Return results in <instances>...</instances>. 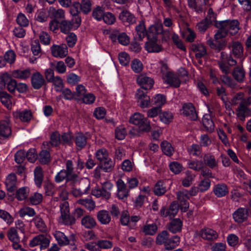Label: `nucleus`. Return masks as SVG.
Segmentation results:
<instances>
[{
    "label": "nucleus",
    "mask_w": 251,
    "mask_h": 251,
    "mask_svg": "<svg viewBox=\"0 0 251 251\" xmlns=\"http://www.w3.org/2000/svg\"><path fill=\"white\" fill-rule=\"evenodd\" d=\"M19 213L20 216L21 217H24L25 216L32 217L35 215V210L29 207H25L21 209Z\"/></svg>",
    "instance_id": "nucleus-60"
},
{
    "label": "nucleus",
    "mask_w": 251,
    "mask_h": 251,
    "mask_svg": "<svg viewBox=\"0 0 251 251\" xmlns=\"http://www.w3.org/2000/svg\"><path fill=\"white\" fill-rule=\"evenodd\" d=\"M164 81L171 86L178 87L180 84V81L177 75L172 72H168L163 77Z\"/></svg>",
    "instance_id": "nucleus-14"
},
{
    "label": "nucleus",
    "mask_w": 251,
    "mask_h": 251,
    "mask_svg": "<svg viewBox=\"0 0 251 251\" xmlns=\"http://www.w3.org/2000/svg\"><path fill=\"white\" fill-rule=\"evenodd\" d=\"M77 203L84 205L90 211L93 210L95 206V203L91 199H80L77 201Z\"/></svg>",
    "instance_id": "nucleus-52"
},
{
    "label": "nucleus",
    "mask_w": 251,
    "mask_h": 251,
    "mask_svg": "<svg viewBox=\"0 0 251 251\" xmlns=\"http://www.w3.org/2000/svg\"><path fill=\"white\" fill-rule=\"evenodd\" d=\"M66 179V181L67 183H69L71 182L73 183V179H69V175L67 172H66L65 170H62L59 172H58L55 177V180L56 182H61L63 180Z\"/></svg>",
    "instance_id": "nucleus-35"
},
{
    "label": "nucleus",
    "mask_w": 251,
    "mask_h": 251,
    "mask_svg": "<svg viewBox=\"0 0 251 251\" xmlns=\"http://www.w3.org/2000/svg\"><path fill=\"white\" fill-rule=\"evenodd\" d=\"M166 191L165 186L162 181H158L154 186V192L155 195L161 196L164 194Z\"/></svg>",
    "instance_id": "nucleus-61"
},
{
    "label": "nucleus",
    "mask_w": 251,
    "mask_h": 251,
    "mask_svg": "<svg viewBox=\"0 0 251 251\" xmlns=\"http://www.w3.org/2000/svg\"><path fill=\"white\" fill-rule=\"evenodd\" d=\"M36 228L42 232L46 231L47 226L43 220L39 216H37L32 220Z\"/></svg>",
    "instance_id": "nucleus-31"
},
{
    "label": "nucleus",
    "mask_w": 251,
    "mask_h": 251,
    "mask_svg": "<svg viewBox=\"0 0 251 251\" xmlns=\"http://www.w3.org/2000/svg\"><path fill=\"white\" fill-rule=\"evenodd\" d=\"M81 224L87 228H92L96 225V221L91 216L86 215L81 219Z\"/></svg>",
    "instance_id": "nucleus-29"
},
{
    "label": "nucleus",
    "mask_w": 251,
    "mask_h": 251,
    "mask_svg": "<svg viewBox=\"0 0 251 251\" xmlns=\"http://www.w3.org/2000/svg\"><path fill=\"white\" fill-rule=\"evenodd\" d=\"M61 216L59 222L65 225H71L75 223V219L70 214L69 204L68 201H64L60 204Z\"/></svg>",
    "instance_id": "nucleus-3"
},
{
    "label": "nucleus",
    "mask_w": 251,
    "mask_h": 251,
    "mask_svg": "<svg viewBox=\"0 0 251 251\" xmlns=\"http://www.w3.org/2000/svg\"><path fill=\"white\" fill-rule=\"evenodd\" d=\"M182 226V221L179 219L176 218L171 222L169 229L173 233H176L181 230Z\"/></svg>",
    "instance_id": "nucleus-33"
},
{
    "label": "nucleus",
    "mask_w": 251,
    "mask_h": 251,
    "mask_svg": "<svg viewBox=\"0 0 251 251\" xmlns=\"http://www.w3.org/2000/svg\"><path fill=\"white\" fill-rule=\"evenodd\" d=\"M211 186V181L209 179L205 178L200 181L198 185L200 192H203L207 191Z\"/></svg>",
    "instance_id": "nucleus-59"
},
{
    "label": "nucleus",
    "mask_w": 251,
    "mask_h": 251,
    "mask_svg": "<svg viewBox=\"0 0 251 251\" xmlns=\"http://www.w3.org/2000/svg\"><path fill=\"white\" fill-rule=\"evenodd\" d=\"M152 100L153 104H155L157 107H160L166 103V99L163 95L158 94L152 98Z\"/></svg>",
    "instance_id": "nucleus-54"
},
{
    "label": "nucleus",
    "mask_w": 251,
    "mask_h": 251,
    "mask_svg": "<svg viewBox=\"0 0 251 251\" xmlns=\"http://www.w3.org/2000/svg\"><path fill=\"white\" fill-rule=\"evenodd\" d=\"M232 53L236 57H241L243 53V48L238 42L232 43Z\"/></svg>",
    "instance_id": "nucleus-40"
},
{
    "label": "nucleus",
    "mask_w": 251,
    "mask_h": 251,
    "mask_svg": "<svg viewBox=\"0 0 251 251\" xmlns=\"http://www.w3.org/2000/svg\"><path fill=\"white\" fill-rule=\"evenodd\" d=\"M248 216L247 210L243 208H238L233 214V218L234 221L238 223H241L245 221Z\"/></svg>",
    "instance_id": "nucleus-17"
},
{
    "label": "nucleus",
    "mask_w": 251,
    "mask_h": 251,
    "mask_svg": "<svg viewBox=\"0 0 251 251\" xmlns=\"http://www.w3.org/2000/svg\"><path fill=\"white\" fill-rule=\"evenodd\" d=\"M31 75V71L29 69L16 70L13 71L12 73L13 77L23 80L28 78Z\"/></svg>",
    "instance_id": "nucleus-19"
},
{
    "label": "nucleus",
    "mask_w": 251,
    "mask_h": 251,
    "mask_svg": "<svg viewBox=\"0 0 251 251\" xmlns=\"http://www.w3.org/2000/svg\"><path fill=\"white\" fill-rule=\"evenodd\" d=\"M16 21L17 24L20 26L26 27L29 24V21L25 15L22 13L18 14Z\"/></svg>",
    "instance_id": "nucleus-58"
},
{
    "label": "nucleus",
    "mask_w": 251,
    "mask_h": 251,
    "mask_svg": "<svg viewBox=\"0 0 251 251\" xmlns=\"http://www.w3.org/2000/svg\"><path fill=\"white\" fill-rule=\"evenodd\" d=\"M118 59L120 63L123 66H126L130 62V58L126 52H122L119 54Z\"/></svg>",
    "instance_id": "nucleus-63"
},
{
    "label": "nucleus",
    "mask_w": 251,
    "mask_h": 251,
    "mask_svg": "<svg viewBox=\"0 0 251 251\" xmlns=\"http://www.w3.org/2000/svg\"><path fill=\"white\" fill-rule=\"evenodd\" d=\"M31 82L34 89H39L45 83V79L40 72H36L31 75Z\"/></svg>",
    "instance_id": "nucleus-12"
},
{
    "label": "nucleus",
    "mask_w": 251,
    "mask_h": 251,
    "mask_svg": "<svg viewBox=\"0 0 251 251\" xmlns=\"http://www.w3.org/2000/svg\"><path fill=\"white\" fill-rule=\"evenodd\" d=\"M129 121L130 123L137 126L141 131H148L150 130L149 122L140 113L136 112L132 115Z\"/></svg>",
    "instance_id": "nucleus-2"
},
{
    "label": "nucleus",
    "mask_w": 251,
    "mask_h": 251,
    "mask_svg": "<svg viewBox=\"0 0 251 251\" xmlns=\"http://www.w3.org/2000/svg\"><path fill=\"white\" fill-rule=\"evenodd\" d=\"M67 82L72 85H75L80 81V77L74 73H71L66 76Z\"/></svg>",
    "instance_id": "nucleus-64"
},
{
    "label": "nucleus",
    "mask_w": 251,
    "mask_h": 251,
    "mask_svg": "<svg viewBox=\"0 0 251 251\" xmlns=\"http://www.w3.org/2000/svg\"><path fill=\"white\" fill-rule=\"evenodd\" d=\"M145 48L149 52H159L162 50L160 42L156 36H153L146 42Z\"/></svg>",
    "instance_id": "nucleus-8"
},
{
    "label": "nucleus",
    "mask_w": 251,
    "mask_h": 251,
    "mask_svg": "<svg viewBox=\"0 0 251 251\" xmlns=\"http://www.w3.org/2000/svg\"><path fill=\"white\" fill-rule=\"evenodd\" d=\"M182 114L188 119L195 121L197 119V114L194 105L190 103H185L182 107Z\"/></svg>",
    "instance_id": "nucleus-13"
},
{
    "label": "nucleus",
    "mask_w": 251,
    "mask_h": 251,
    "mask_svg": "<svg viewBox=\"0 0 251 251\" xmlns=\"http://www.w3.org/2000/svg\"><path fill=\"white\" fill-rule=\"evenodd\" d=\"M234 78L238 82H242L245 77V72L239 67H236L232 73Z\"/></svg>",
    "instance_id": "nucleus-41"
},
{
    "label": "nucleus",
    "mask_w": 251,
    "mask_h": 251,
    "mask_svg": "<svg viewBox=\"0 0 251 251\" xmlns=\"http://www.w3.org/2000/svg\"><path fill=\"white\" fill-rule=\"evenodd\" d=\"M161 147L162 151L167 155L171 156L174 152V149L172 145L167 141H164L162 142Z\"/></svg>",
    "instance_id": "nucleus-45"
},
{
    "label": "nucleus",
    "mask_w": 251,
    "mask_h": 251,
    "mask_svg": "<svg viewBox=\"0 0 251 251\" xmlns=\"http://www.w3.org/2000/svg\"><path fill=\"white\" fill-rule=\"evenodd\" d=\"M186 177L182 180V184L185 187L190 186L195 177V175L189 171L185 172Z\"/></svg>",
    "instance_id": "nucleus-43"
},
{
    "label": "nucleus",
    "mask_w": 251,
    "mask_h": 251,
    "mask_svg": "<svg viewBox=\"0 0 251 251\" xmlns=\"http://www.w3.org/2000/svg\"><path fill=\"white\" fill-rule=\"evenodd\" d=\"M97 219L98 221L103 225H107L111 221V217L108 212L105 210L99 211L97 213Z\"/></svg>",
    "instance_id": "nucleus-25"
},
{
    "label": "nucleus",
    "mask_w": 251,
    "mask_h": 251,
    "mask_svg": "<svg viewBox=\"0 0 251 251\" xmlns=\"http://www.w3.org/2000/svg\"><path fill=\"white\" fill-rule=\"evenodd\" d=\"M119 18L124 23L132 24L135 22V18L134 15L127 10L122 11L119 14Z\"/></svg>",
    "instance_id": "nucleus-26"
},
{
    "label": "nucleus",
    "mask_w": 251,
    "mask_h": 251,
    "mask_svg": "<svg viewBox=\"0 0 251 251\" xmlns=\"http://www.w3.org/2000/svg\"><path fill=\"white\" fill-rule=\"evenodd\" d=\"M137 83L145 90L150 89L153 86V79L144 74L139 75L137 77Z\"/></svg>",
    "instance_id": "nucleus-11"
},
{
    "label": "nucleus",
    "mask_w": 251,
    "mask_h": 251,
    "mask_svg": "<svg viewBox=\"0 0 251 251\" xmlns=\"http://www.w3.org/2000/svg\"><path fill=\"white\" fill-rule=\"evenodd\" d=\"M214 194L218 197H222L226 196L228 192L227 186L223 183L216 185L213 188Z\"/></svg>",
    "instance_id": "nucleus-22"
},
{
    "label": "nucleus",
    "mask_w": 251,
    "mask_h": 251,
    "mask_svg": "<svg viewBox=\"0 0 251 251\" xmlns=\"http://www.w3.org/2000/svg\"><path fill=\"white\" fill-rule=\"evenodd\" d=\"M250 114V110L245 105L240 104L237 111V116L241 120H244L246 116H248Z\"/></svg>",
    "instance_id": "nucleus-36"
},
{
    "label": "nucleus",
    "mask_w": 251,
    "mask_h": 251,
    "mask_svg": "<svg viewBox=\"0 0 251 251\" xmlns=\"http://www.w3.org/2000/svg\"><path fill=\"white\" fill-rule=\"evenodd\" d=\"M7 236L8 239L12 242V247L15 250H18L21 247L20 244V237L17 230L14 227H11L7 230Z\"/></svg>",
    "instance_id": "nucleus-5"
},
{
    "label": "nucleus",
    "mask_w": 251,
    "mask_h": 251,
    "mask_svg": "<svg viewBox=\"0 0 251 251\" xmlns=\"http://www.w3.org/2000/svg\"><path fill=\"white\" fill-rule=\"evenodd\" d=\"M160 121L166 124H169L173 119L172 113L169 111H165L159 115Z\"/></svg>",
    "instance_id": "nucleus-55"
},
{
    "label": "nucleus",
    "mask_w": 251,
    "mask_h": 251,
    "mask_svg": "<svg viewBox=\"0 0 251 251\" xmlns=\"http://www.w3.org/2000/svg\"><path fill=\"white\" fill-rule=\"evenodd\" d=\"M17 179L15 174L9 175L5 180V185L9 192H13L16 186Z\"/></svg>",
    "instance_id": "nucleus-23"
},
{
    "label": "nucleus",
    "mask_w": 251,
    "mask_h": 251,
    "mask_svg": "<svg viewBox=\"0 0 251 251\" xmlns=\"http://www.w3.org/2000/svg\"><path fill=\"white\" fill-rule=\"evenodd\" d=\"M80 10L85 14L91 11L92 2L90 0H81L79 3Z\"/></svg>",
    "instance_id": "nucleus-38"
},
{
    "label": "nucleus",
    "mask_w": 251,
    "mask_h": 251,
    "mask_svg": "<svg viewBox=\"0 0 251 251\" xmlns=\"http://www.w3.org/2000/svg\"><path fill=\"white\" fill-rule=\"evenodd\" d=\"M214 39L215 38H214ZM219 40H216L215 39V42H214L213 40L210 38L207 40V44L211 49L220 50L225 46L226 42L223 40L220 41Z\"/></svg>",
    "instance_id": "nucleus-28"
},
{
    "label": "nucleus",
    "mask_w": 251,
    "mask_h": 251,
    "mask_svg": "<svg viewBox=\"0 0 251 251\" xmlns=\"http://www.w3.org/2000/svg\"><path fill=\"white\" fill-rule=\"evenodd\" d=\"M203 126L209 131H212L214 129V123L209 115L206 114L203 116L202 120Z\"/></svg>",
    "instance_id": "nucleus-48"
},
{
    "label": "nucleus",
    "mask_w": 251,
    "mask_h": 251,
    "mask_svg": "<svg viewBox=\"0 0 251 251\" xmlns=\"http://www.w3.org/2000/svg\"><path fill=\"white\" fill-rule=\"evenodd\" d=\"M188 190L184 189L177 193V197L181 210L185 212L189 208V204L188 200L190 199L188 195Z\"/></svg>",
    "instance_id": "nucleus-9"
},
{
    "label": "nucleus",
    "mask_w": 251,
    "mask_h": 251,
    "mask_svg": "<svg viewBox=\"0 0 251 251\" xmlns=\"http://www.w3.org/2000/svg\"><path fill=\"white\" fill-rule=\"evenodd\" d=\"M101 191L103 193V198L105 199H108L111 196V192L113 185L111 182L109 181H105L101 182Z\"/></svg>",
    "instance_id": "nucleus-24"
},
{
    "label": "nucleus",
    "mask_w": 251,
    "mask_h": 251,
    "mask_svg": "<svg viewBox=\"0 0 251 251\" xmlns=\"http://www.w3.org/2000/svg\"><path fill=\"white\" fill-rule=\"evenodd\" d=\"M117 187V196L120 200H125L128 196V190L126 188L124 181L118 179L116 182Z\"/></svg>",
    "instance_id": "nucleus-10"
},
{
    "label": "nucleus",
    "mask_w": 251,
    "mask_h": 251,
    "mask_svg": "<svg viewBox=\"0 0 251 251\" xmlns=\"http://www.w3.org/2000/svg\"><path fill=\"white\" fill-rule=\"evenodd\" d=\"M188 165L190 169L196 171H199L203 168L202 161L198 160L189 161Z\"/></svg>",
    "instance_id": "nucleus-53"
},
{
    "label": "nucleus",
    "mask_w": 251,
    "mask_h": 251,
    "mask_svg": "<svg viewBox=\"0 0 251 251\" xmlns=\"http://www.w3.org/2000/svg\"><path fill=\"white\" fill-rule=\"evenodd\" d=\"M180 242V238L175 235L171 238L169 237L168 241L165 244V248L166 250H170L177 246Z\"/></svg>",
    "instance_id": "nucleus-32"
},
{
    "label": "nucleus",
    "mask_w": 251,
    "mask_h": 251,
    "mask_svg": "<svg viewBox=\"0 0 251 251\" xmlns=\"http://www.w3.org/2000/svg\"><path fill=\"white\" fill-rule=\"evenodd\" d=\"M136 31L140 39H142L147 35V31L144 22L141 21L139 22L136 26Z\"/></svg>",
    "instance_id": "nucleus-44"
},
{
    "label": "nucleus",
    "mask_w": 251,
    "mask_h": 251,
    "mask_svg": "<svg viewBox=\"0 0 251 251\" xmlns=\"http://www.w3.org/2000/svg\"><path fill=\"white\" fill-rule=\"evenodd\" d=\"M131 68L134 73H139L143 70V65L139 59H134L131 63Z\"/></svg>",
    "instance_id": "nucleus-50"
},
{
    "label": "nucleus",
    "mask_w": 251,
    "mask_h": 251,
    "mask_svg": "<svg viewBox=\"0 0 251 251\" xmlns=\"http://www.w3.org/2000/svg\"><path fill=\"white\" fill-rule=\"evenodd\" d=\"M115 165L114 161L109 157L102 162H100V167L105 172H109L112 171Z\"/></svg>",
    "instance_id": "nucleus-37"
},
{
    "label": "nucleus",
    "mask_w": 251,
    "mask_h": 251,
    "mask_svg": "<svg viewBox=\"0 0 251 251\" xmlns=\"http://www.w3.org/2000/svg\"><path fill=\"white\" fill-rule=\"evenodd\" d=\"M49 15L52 18L62 19L65 16L64 11L62 9H56L53 6H51L49 9Z\"/></svg>",
    "instance_id": "nucleus-27"
},
{
    "label": "nucleus",
    "mask_w": 251,
    "mask_h": 251,
    "mask_svg": "<svg viewBox=\"0 0 251 251\" xmlns=\"http://www.w3.org/2000/svg\"><path fill=\"white\" fill-rule=\"evenodd\" d=\"M34 173L35 183L38 187H40L43 180V174L42 168L40 167H36Z\"/></svg>",
    "instance_id": "nucleus-34"
},
{
    "label": "nucleus",
    "mask_w": 251,
    "mask_h": 251,
    "mask_svg": "<svg viewBox=\"0 0 251 251\" xmlns=\"http://www.w3.org/2000/svg\"><path fill=\"white\" fill-rule=\"evenodd\" d=\"M216 26L219 30L215 34L216 40L225 37L228 33L235 35L239 29V23L237 20L220 21L216 23Z\"/></svg>",
    "instance_id": "nucleus-1"
},
{
    "label": "nucleus",
    "mask_w": 251,
    "mask_h": 251,
    "mask_svg": "<svg viewBox=\"0 0 251 251\" xmlns=\"http://www.w3.org/2000/svg\"><path fill=\"white\" fill-rule=\"evenodd\" d=\"M199 235L201 238L206 240H214L218 237V233L213 229L209 228L202 229L199 233Z\"/></svg>",
    "instance_id": "nucleus-15"
},
{
    "label": "nucleus",
    "mask_w": 251,
    "mask_h": 251,
    "mask_svg": "<svg viewBox=\"0 0 251 251\" xmlns=\"http://www.w3.org/2000/svg\"><path fill=\"white\" fill-rule=\"evenodd\" d=\"M192 50L197 58H201L206 54V48L201 43L194 44L192 46Z\"/></svg>",
    "instance_id": "nucleus-20"
},
{
    "label": "nucleus",
    "mask_w": 251,
    "mask_h": 251,
    "mask_svg": "<svg viewBox=\"0 0 251 251\" xmlns=\"http://www.w3.org/2000/svg\"><path fill=\"white\" fill-rule=\"evenodd\" d=\"M169 237V235L167 231H163L158 234L156 239V242L157 244L162 245L164 246L166 244L168 239Z\"/></svg>",
    "instance_id": "nucleus-46"
},
{
    "label": "nucleus",
    "mask_w": 251,
    "mask_h": 251,
    "mask_svg": "<svg viewBox=\"0 0 251 251\" xmlns=\"http://www.w3.org/2000/svg\"><path fill=\"white\" fill-rule=\"evenodd\" d=\"M50 82L53 83L55 90L57 92H60L63 88L64 83L62 79L59 76H56Z\"/></svg>",
    "instance_id": "nucleus-57"
},
{
    "label": "nucleus",
    "mask_w": 251,
    "mask_h": 251,
    "mask_svg": "<svg viewBox=\"0 0 251 251\" xmlns=\"http://www.w3.org/2000/svg\"><path fill=\"white\" fill-rule=\"evenodd\" d=\"M96 157L100 162L109 158L108 153L105 149H101L96 152Z\"/></svg>",
    "instance_id": "nucleus-56"
},
{
    "label": "nucleus",
    "mask_w": 251,
    "mask_h": 251,
    "mask_svg": "<svg viewBox=\"0 0 251 251\" xmlns=\"http://www.w3.org/2000/svg\"><path fill=\"white\" fill-rule=\"evenodd\" d=\"M11 135L10 120L6 117L0 121V143L2 144Z\"/></svg>",
    "instance_id": "nucleus-4"
},
{
    "label": "nucleus",
    "mask_w": 251,
    "mask_h": 251,
    "mask_svg": "<svg viewBox=\"0 0 251 251\" xmlns=\"http://www.w3.org/2000/svg\"><path fill=\"white\" fill-rule=\"evenodd\" d=\"M104 14V8L100 6H98L95 7L92 12V16L93 18L98 21H100L102 20Z\"/></svg>",
    "instance_id": "nucleus-42"
},
{
    "label": "nucleus",
    "mask_w": 251,
    "mask_h": 251,
    "mask_svg": "<svg viewBox=\"0 0 251 251\" xmlns=\"http://www.w3.org/2000/svg\"><path fill=\"white\" fill-rule=\"evenodd\" d=\"M163 31L162 26L161 25H151L149 28L148 35L151 37V34H152V37L156 36V35L162 33Z\"/></svg>",
    "instance_id": "nucleus-49"
},
{
    "label": "nucleus",
    "mask_w": 251,
    "mask_h": 251,
    "mask_svg": "<svg viewBox=\"0 0 251 251\" xmlns=\"http://www.w3.org/2000/svg\"><path fill=\"white\" fill-rule=\"evenodd\" d=\"M0 101L7 108L10 109L12 108V98L8 94L4 93L0 95Z\"/></svg>",
    "instance_id": "nucleus-47"
},
{
    "label": "nucleus",
    "mask_w": 251,
    "mask_h": 251,
    "mask_svg": "<svg viewBox=\"0 0 251 251\" xmlns=\"http://www.w3.org/2000/svg\"><path fill=\"white\" fill-rule=\"evenodd\" d=\"M29 192V188L27 187L20 188L17 191L16 197L19 201L24 200L27 198Z\"/></svg>",
    "instance_id": "nucleus-39"
},
{
    "label": "nucleus",
    "mask_w": 251,
    "mask_h": 251,
    "mask_svg": "<svg viewBox=\"0 0 251 251\" xmlns=\"http://www.w3.org/2000/svg\"><path fill=\"white\" fill-rule=\"evenodd\" d=\"M204 163L210 168L217 166V162L214 156L210 154H206L203 157Z\"/></svg>",
    "instance_id": "nucleus-51"
},
{
    "label": "nucleus",
    "mask_w": 251,
    "mask_h": 251,
    "mask_svg": "<svg viewBox=\"0 0 251 251\" xmlns=\"http://www.w3.org/2000/svg\"><path fill=\"white\" fill-rule=\"evenodd\" d=\"M54 236L60 246H66L70 243L71 240H74V236H71L70 239H69L63 232L60 231H56L54 233Z\"/></svg>",
    "instance_id": "nucleus-18"
},
{
    "label": "nucleus",
    "mask_w": 251,
    "mask_h": 251,
    "mask_svg": "<svg viewBox=\"0 0 251 251\" xmlns=\"http://www.w3.org/2000/svg\"><path fill=\"white\" fill-rule=\"evenodd\" d=\"M157 230V227L155 223H146L143 227L142 231L146 235H152Z\"/></svg>",
    "instance_id": "nucleus-30"
},
{
    "label": "nucleus",
    "mask_w": 251,
    "mask_h": 251,
    "mask_svg": "<svg viewBox=\"0 0 251 251\" xmlns=\"http://www.w3.org/2000/svg\"><path fill=\"white\" fill-rule=\"evenodd\" d=\"M50 152L46 150L41 151L39 154V159L42 164H46L50 162Z\"/></svg>",
    "instance_id": "nucleus-62"
},
{
    "label": "nucleus",
    "mask_w": 251,
    "mask_h": 251,
    "mask_svg": "<svg viewBox=\"0 0 251 251\" xmlns=\"http://www.w3.org/2000/svg\"><path fill=\"white\" fill-rule=\"evenodd\" d=\"M14 116L19 119L22 122L28 123L32 118V114L30 110L25 109L23 111H17L13 114Z\"/></svg>",
    "instance_id": "nucleus-16"
},
{
    "label": "nucleus",
    "mask_w": 251,
    "mask_h": 251,
    "mask_svg": "<svg viewBox=\"0 0 251 251\" xmlns=\"http://www.w3.org/2000/svg\"><path fill=\"white\" fill-rule=\"evenodd\" d=\"M147 90L140 88L137 90L136 98L141 108L147 107L150 103V98L147 95Z\"/></svg>",
    "instance_id": "nucleus-7"
},
{
    "label": "nucleus",
    "mask_w": 251,
    "mask_h": 251,
    "mask_svg": "<svg viewBox=\"0 0 251 251\" xmlns=\"http://www.w3.org/2000/svg\"><path fill=\"white\" fill-rule=\"evenodd\" d=\"M51 54L56 58H62L68 54V48L65 44H53L50 48Z\"/></svg>",
    "instance_id": "nucleus-6"
},
{
    "label": "nucleus",
    "mask_w": 251,
    "mask_h": 251,
    "mask_svg": "<svg viewBox=\"0 0 251 251\" xmlns=\"http://www.w3.org/2000/svg\"><path fill=\"white\" fill-rule=\"evenodd\" d=\"M66 172L69 175V179H73V183L77 182L79 180L78 175L74 173V167L71 160H67L66 162Z\"/></svg>",
    "instance_id": "nucleus-21"
}]
</instances>
